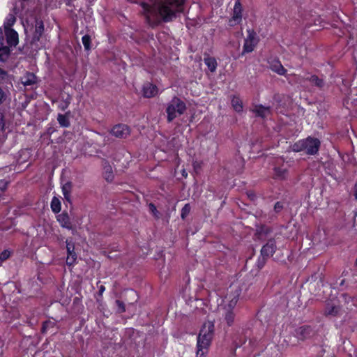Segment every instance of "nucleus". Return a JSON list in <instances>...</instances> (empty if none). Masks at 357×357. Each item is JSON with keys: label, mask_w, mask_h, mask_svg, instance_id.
<instances>
[{"label": "nucleus", "mask_w": 357, "mask_h": 357, "mask_svg": "<svg viewBox=\"0 0 357 357\" xmlns=\"http://www.w3.org/2000/svg\"><path fill=\"white\" fill-rule=\"evenodd\" d=\"M139 3L146 12V20L151 26L169 22L182 13L186 0H128Z\"/></svg>", "instance_id": "1"}, {"label": "nucleus", "mask_w": 357, "mask_h": 357, "mask_svg": "<svg viewBox=\"0 0 357 357\" xmlns=\"http://www.w3.org/2000/svg\"><path fill=\"white\" fill-rule=\"evenodd\" d=\"M214 334V324H204L197 337L196 357H203L207 354Z\"/></svg>", "instance_id": "2"}, {"label": "nucleus", "mask_w": 357, "mask_h": 357, "mask_svg": "<svg viewBox=\"0 0 357 357\" xmlns=\"http://www.w3.org/2000/svg\"><path fill=\"white\" fill-rule=\"evenodd\" d=\"M321 146V141L316 137L308 136L299 139L291 146L294 152H304L307 155H315L318 153Z\"/></svg>", "instance_id": "3"}, {"label": "nucleus", "mask_w": 357, "mask_h": 357, "mask_svg": "<svg viewBox=\"0 0 357 357\" xmlns=\"http://www.w3.org/2000/svg\"><path fill=\"white\" fill-rule=\"evenodd\" d=\"M187 109L186 104L177 96H174L166 108L167 121H173L178 116L183 114Z\"/></svg>", "instance_id": "4"}, {"label": "nucleus", "mask_w": 357, "mask_h": 357, "mask_svg": "<svg viewBox=\"0 0 357 357\" xmlns=\"http://www.w3.org/2000/svg\"><path fill=\"white\" fill-rule=\"evenodd\" d=\"M259 42V38L256 31L253 29H247V36L244 39L242 54L243 55L254 51Z\"/></svg>", "instance_id": "5"}, {"label": "nucleus", "mask_w": 357, "mask_h": 357, "mask_svg": "<svg viewBox=\"0 0 357 357\" xmlns=\"http://www.w3.org/2000/svg\"><path fill=\"white\" fill-rule=\"evenodd\" d=\"M242 13H243V6L241 0H236L235 1L231 17L229 20L228 24L230 26L241 24L242 22Z\"/></svg>", "instance_id": "6"}, {"label": "nucleus", "mask_w": 357, "mask_h": 357, "mask_svg": "<svg viewBox=\"0 0 357 357\" xmlns=\"http://www.w3.org/2000/svg\"><path fill=\"white\" fill-rule=\"evenodd\" d=\"M130 133L128 126L119 123L114 126L111 130V134L118 138H126Z\"/></svg>", "instance_id": "7"}, {"label": "nucleus", "mask_w": 357, "mask_h": 357, "mask_svg": "<svg viewBox=\"0 0 357 357\" xmlns=\"http://www.w3.org/2000/svg\"><path fill=\"white\" fill-rule=\"evenodd\" d=\"M7 45L11 47H15L19 43L18 33L13 29H7L4 31Z\"/></svg>", "instance_id": "8"}, {"label": "nucleus", "mask_w": 357, "mask_h": 357, "mask_svg": "<svg viewBox=\"0 0 357 357\" xmlns=\"http://www.w3.org/2000/svg\"><path fill=\"white\" fill-rule=\"evenodd\" d=\"M269 68L279 75H286L287 70L284 68L280 61L278 58L270 59L268 60Z\"/></svg>", "instance_id": "9"}, {"label": "nucleus", "mask_w": 357, "mask_h": 357, "mask_svg": "<svg viewBox=\"0 0 357 357\" xmlns=\"http://www.w3.org/2000/svg\"><path fill=\"white\" fill-rule=\"evenodd\" d=\"M304 79L309 82L312 86L317 87L319 90H324L326 86V81L323 75L319 77L315 74H310V76L306 77Z\"/></svg>", "instance_id": "10"}, {"label": "nucleus", "mask_w": 357, "mask_h": 357, "mask_svg": "<svg viewBox=\"0 0 357 357\" xmlns=\"http://www.w3.org/2000/svg\"><path fill=\"white\" fill-rule=\"evenodd\" d=\"M312 333V328L308 325L302 326L295 330V336L302 341L310 337Z\"/></svg>", "instance_id": "11"}, {"label": "nucleus", "mask_w": 357, "mask_h": 357, "mask_svg": "<svg viewBox=\"0 0 357 357\" xmlns=\"http://www.w3.org/2000/svg\"><path fill=\"white\" fill-rule=\"evenodd\" d=\"M276 248L275 240L274 238H271L262 246L260 254L269 258L275 252Z\"/></svg>", "instance_id": "12"}, {"label": "nucleus", "mask_w": 357, "mask_h": 357, "mask_svg": "<svg viewBox=\"0 0 357 357\" xmlns=\"http://www.w3.org/2000/svg\"><path fill=\"white\" fill-rule=\"evenodd\" d=\"M158 93V87L156 85L150 82H146L142 87V94L144 98H150L154 97Z\"/></svg>", "instance_id": "13"}, {"label": "nucleus", "mask_w": 357, "mask_h": 357, "mask_svg": "<svg viewBox=\"0 0 357 357\" xmlns=\"http://www.w3.org/2000/svg\"><path fill=\"white\" fill-rule=\"evenodd\" d=\"M273 178L275 180L284 181L287 178L288 176V169L284 165L275 166L273 169Z\"/></svg>", "instance_id": "14"}, {"label": "nucleus", "mask_w": 357, "mask_h": 357, "mask_svg": "<svg viewBox=\"0 0 357 357\" xmlns=\"http://www.w3.org/2000/svg\"><path fill=\"white\" fill-rule=\"evenodd\" d=\"M256 116L261 119H265L266 116L271 113V107L269 106L266 107L262 105H257L251 110Z\"/></svg>", "instance_id": "15"}, {"label": "nucleus", "mask_w": 357, "mask_h": 357, "mask_svg": "<svg viewBox=\"0 0 357 357\" xmlns=\"http://www.w3.org/2000/svg\"><path fill=\"white\" fill-rule=\"evenodd\" d=\"M44 23L42 20L36 19L35 29L33 33V42H38L44 32Z\"/></svg>", "instance_id": "16"}, {"label": "nucleus", "mask_w": 357, "mask_h": 357, "mask_svg": "<svg viewBox=\"0 0 357 357\" xmlns=\"http://www.w3.org/2000/svg\"><path fill=\"white\" fill-rule=\"evenodd\" d=\"M243 290L246 291L247 288H243V287H241L240 289L238 291H236V292L235 293V294L232 296V297L229 296L230 300L229 301L228 303L224 306V310L234 311V309L235 308L238 301L240 293Z\"/></svg>", "instance_id": "17"}, {"label": "nucleus", "mask_w": 357, "mask_h": 357, "mask_svg": "<svg viewBox=\"0 0 357 357\" xmlns=\"http://www.w3.org/2000/svg\"><path fill=\"white\" fill-rule=\"evenodd\" d=\"M56 219L62 227L66 228L68 229H73L72 223L67 212H63L61 214L57 216Z\"/></svg>", "instance_id": "18"}, {"label": "nucleus", "mask_w": 357, "mask_h": 357, "mask_svg": "<svg viewBox=\"0 0 357 357\" xmlns=\"http://www.w3.org/2000/svg\"><path fill=\"white\" fill-rule=\"evenodd\" d=\"M204 61L210 72H215L218 66V62L215 57L210 56L209 54L205 53Z\"/></svg>", "instance_id": "19"}, {"label": "nucleus", "mask_w": 357, "mask_h": 357, "mask_svg": "<svg viewBox=\"0 0 357 357\" xmlns=\"http://www.w3.org/2000/svg\"><path fill=\"white\" fill-rule=\"evenodd\" d=\"M37 82V77L33 73L27 72L25 75L22 77V83L24 86H33Z\"/></svg>", "instance_id": "20"}, {"label": "nucleus", "mask_w": 357, "mask_h": 357, "mask_svg": "<svg viewBox=\"0 0 357 357\" xmlns=\"http://www.w3.org/2000/svg\"><path fill=\"white\" fill-rule=\"evenodd\" d=\"M340 307L338 305H334L330 303H327L324 314L326 317H336L339 314Z\"/></svg>", "instance_id": "21"}, {"label": "nucleus", "mask_w": 357, "mask_h": 357, "mask_svg": "<svg viewBox=\"0 0 357 357\" xmlns=\"http://www.w3.org/2000/svg\"><path fill=\"white\" fill-rule=\"evenodd\" d=\"M12 48L8 45H4V44L0 46V61L6 62L8 59Z\"/></svg>", "instance_id": "22"}, {"label": "nucleus", "mask_w": 357, "mask_h": 357, "mask_svg": "<svg viewBox=\"0 0 357 357\" xmlns=\"http://www.w3.org/2000/svg\"><path fill=\"white\" fill-rule=\"evenodd\" d=\"M50 208L52 211L57 214L61 210V202L59 197L54 196L50 203Z\"/></svg>", "instance_id": "23"}, {"label": "nucleus", "mask_w": 357, "mask_h": 357, "mask_svg": "<svg viewBox=\"0 0 357 357\" xmlns=\"http://www.w3.org/2000/svg\"><path fill=\"white\" fill-rule=\"evenodd\" d=\"M231 106L233 109L238 113L243 111V102L238 96H234L231 98Z\"/></svg>", "instance_id": "24"}, {"label": "nucleus", "mask_w": 357, "mask_h": 357, "mask_svg": "<svg viewBox=\"0 0 357 357\" xmlns=\"http://www.w3.org/2000/svg\"><path fill=\"white\" fill-rule=\"evenodd\" d=\"M69 112L66 114H59L57 116V121L59 125L63 128H68L70 126V123L68 118Z\"/></svg>", "instance_id": "25"}, {"label": "nucleus", "mask_w": 357, "mask_h": 357, "mask_svg": "<svg viewBox=\"0 0 357 357\" xmlns=\"http://www.w3.org/2000/svg\"><path fill=\"white\" fill-rule=\"evenodd\" d=\"M223 314L224 320L226 321L228 326H231L234 324L235 319V313L234 311L224 310Z\"/></svg>", "instance_id": "26"}, {"label": "nucleus", "mask_w": 357, "mask_h": 357, "mask_svg": "<svg viewBox=\"0 0 357 357\" xmlns=\"http://www.w3.org/2000/svg\"><path fill=\"white\" fill-rule=\"evenodd\" d=\"M284 208V203L283 202H276L273 206V213L271 214V218H277L282 211Z\"/></svg>", "instance_id": "27"}, {"label": "nucleus", "mask_w": 357, "mask_h": 357, "mask_svg": "<svg viewBox=\"0 0 357 357\" xmlns=\"http://www.w3.org/2000/svg\"><path fill=\"white\" fill-rule=\"evenodd\" d=\"M77 261V254L75 251L67 252L66 264L68 266H74Z\"/></svg>", "instance_id": "28"}, {"label": "nucleus", "mask_w": 357, "mask_h": 357, "mask_svg": "<svg viewBox=\"0 0 357 357\" xmlns=\"http://www.w3.org/2000/svg\"><path fill=\"white\" fill-rule=\"evenodd\" d=\"M82 42L83 43L84 50L86 51H89L91 50V38L89 34L84 35L82 38Z\"/></svg>", "instance_id": "29"}, {"label": "nucleus", "mask_w": 357, "mask_h": 357, "mask_svg": "<svg viewBox=\"0 0 357 357\" xmlns=\"http://www.w3.org/2000/svg\"><path fill=\"white\" fill-rule=\"evenodd\" d=\"M105 178L108 182H112L114 178V174L112 172V167L110 165L105 167Z\"/></svg>", "instance_id": "30"}, {"label": "nucleus", "mask_w": 357, "mask_h": 357, "mask_svg": "<svg viewBox=\"0 0 357 357\" xmlns=\"http://www.w3.org/2000/svg\"><path fill=\"white\" fill-rule=\"evenodd\" d=\"M6 134V121L5 115L0 112V135L4 136Z\"/></svg>", "instance_id": "31"}, {"label": "nucleus", "mask_w": 357, "mask_h": 357, "mask_svg": "<svg viewBox=\"0 0 357 357\" xmlns=\"http://www.w3.org/2000/svg\"><path fill=\"white\" fill-rule=\"evenodd\" d=\"M268 259V257L261 255V254H260V256L258 257L257 261L256 262V266L258 268V269H261L264 267Z\"/></svg>", "instance_id": "32"}, {"label": "nucleus", "mask_w": 357, "mask_h": 357, "mask_svg": "<svg viewBox=\"0 0 357 357\" xmlns=\"http://www.w3.org/2000/svg\"><path fill=\"white\" fill-rule=\"evenodd\" d=\"M16 19L14 16L11 15L10 18L6 19L3 23V31L7 29H13L12 26L15 24Z\"/></svg>", "instance_id": "33"}, {"label": "nucleus", "mask_w": 357, "mask_h": 357, "mask_svg": "<svg viewBox=\"0 0 357 357\" xmlns=\"http://www.w3.org/2000/svg\"><path fill=\"white\" fill-rule=\"evenodd\" d=\"M149 208L153 216L155 219H159L161 216L160 213L157 210L155 205L153 203H150L149 204Z\"/></svg>", "instance_id": "34"}, {"label": "nucleus", "mask_w": 357, "mask_h": 357, "mask_svg": "<svg viewBox=\"0 0 357 357\" xmlns=\"http://www.w3.org/2000/svg\"><path fill=\"white\" fill-rule=\"evenodd\" d=\"M190 209H191V207H190V204H185L183 206V207L181 209V218L183 220H185L186 218V217L189 215V213L190 212Z\"/></svg>", "instance_id": "35"}, {"label": "nucleus", "mask_w": 357, "mask_h": 357, "mask_svg": "<svg viewBox=\"0 0 357 357\" xmlns=\"http://www.w3.org/2000/svg\"><path fill=\"white\" fill-rule=\"evenodd\" d=\"M72 188H73L72 182L67 181L61 187L62 193L63 194L71 193Z\"/></svg>", "instance_id": "36"}, {"label": "nucleus", "mask_w": 357, "mask_h": 357, "mask_svg": "<svg viewBox=\"0 0 357 357\" xmlns=\"http://www.w3.org/2000/svg\"><path fill=\"white\" fill-rule=\"evenodd\" d=\"M66 244L67 252H72L75 251V243L72 238H67L66 240Z\"/></svg>", "instance_id": "37"}, {"label": "nucleus", "mask_w": 357, "mask_h": 357, "mask_svg": "<svg viewBox=\"0 0 357 357\" xmlns=\"http://www.w3.org/2000/svg\"><path fill=\"white\" fill-rule=\"evenodd\" d=\"M116 305L118 307V311L120 313L126 312V306L123 301L120 300L116 301Z\"/></svg>", "instance_id": "38"}, {"label": "nucleus", "mask_w": 357, "mask_h": 357, "mask_svg": "<svg viewBox=\"0 0 357 357\" xmlns=\"http://www.w3.org/2000/svg\"><path fill=\"white\" fill-rule=\"evenodd\" d=\"M52 325V323L50 321H45L43 323L42 327H41V333H45L47 331L48 328Z\"/></svg>", "instance_id": "39"}, {"label": "nucleus", "mask_w": 357, "mask_h": 357, "mask_svg": "<svg viewBox=\"0 0 357 357\" xmlns=\"http://www.w3.org/2000/svg\"><path fill=\"white\" fill-rule=\"evenodd\" d=\"M10 256V252L8 250H5L0 253V259L1 261H5L8 259Z\"/></svg>", "instance_id": "40"}, {"label": "nucleus", "mask_w": 357, "mask_h": 357, "mask_svg": "<svg viewBox=\"0 0 357 357\" xmlns=\"http://www.w3.org/2000/svg\"><path fill=\"white\" fill-rule=\"evenodd\" d=\"M246 195L250 201L254 202L257 199V195L253 190L247 191Z\"/></svg>", "instance_id": "41"}, {"label": "nucleus", "mask_w": 357, "mask_h": 357, "mask_svg": "<svg viewBox=\"0 0 357 357\" xmlns=\"http://www.w3.org/2000/svg\"><path fill=\"white\" fill-rule=\"evenodd\" d=\"M6 99V92L0 87V106Z\"/></svg>", "instance_id": "42"}, {"label": "nucleus", "mask_w": 357, "mask_h": 357, "mask_svg": "<svg viewBox=\"0 0 357 357\" xmlns=\"http://www.w3.org/2000/svg\"><path fill=\"white\" fill-rule=\"evenodd\" d=\"M3 32L4 31H3L2 29L0 27V46L4 44L5 36Z\"/></svg>", "instance_id": "43"}, {"label": "nucleus", "mask_w": 357, "mask_h": 357, "mask_svg": "<svg viewBox=\"0 0 357 357\" xmlns=\"http://www.w3.org/2000/svg\"><path fill=\"white\" fill-rule=\"evenodd\" d=\"M69 104H70V101H66L64 103L60 105L59 106V107L62 110V111H64L66 110L68 107L69 106Z\"/></svg>", "instance_id": "44"}, {"label": "nucleus", "mask_w": 357, "mask_h": 357, "mask_svg": "<svg viewBox=\"0 0 357 357\" xmlns=\"http://www.w3.org/2000/svg\"><path fill=\"white\" fill-rule=\"evenodd\" d=\"M7 186H8V183L6 181H0V190L1 191L6 190V189L7 188Z\"/></svg>", "instance_id": "45"}, {"label": "nucleus", "mask_w": 357, "mask_h": 357, "mask_svg": "<svg viewBox=\"0 0 357 357\" xmlns=\"http://www.w3.org/2000/svg\"><path fill=\"white\" fill-rule=\"evenodd\" d=\"M6 76H7V72L5 70L0 68V79H4Z\"/></svg>", "instance_id": "46"}, {"label": "nucleus", "mask_w": 357, "mask_h": 357, "mask_svg": "<svg viewBox=\"0 0 357 357\" xmlns=\"http://www.w3.org/2000/svg\"><path fill=\"white\" fill-rule=\"evenodd\" d=\"M66 202H71V193L63 194Z\"/></svg>", "instance_id": "47"}, {"label": "nucleus", "mask_w": 357, "mask_h": 357, "mask_svg": "<svg viewBox=\"0 0 357 357\" xmlns=\"http://www.w3.org/2000/svg\"><path fill=\"white\" fill-rule=\"evenodd\" d=\"M105 286L100 285L99 287V290H98L99 295H102L103 294V292L105 291Z\"/></svg>", "instance_id": "48"}, {"label": "nucleus", "mask_w": 357, "mask_h": 357, "mask_svg": "<svg viewBox=\"0 0 357 357\" xmlns=\"http://www.w3.org/2000/svg\"><path fill=\"white\" fill-rule=\"evenodd\" d=\"M241 345H242V344L237 343L236 341L234 342V352H233L234 354H235L236 349L238 347H240Z\"/></svg>", "instance_id": "49"}, {"label": "nucleus", "mask_w": 357, "mask_h": 357, "mask_svg": "<svg viewBox=\"0 0 357 357\" xmlns=\"http://www.w3.org/2000/svg\"><path fill=\"white\" fill-rule=\"evenodd\" d=\"M354 197L355 199H357V185L355 186Z\"/></svg>", "instance_id": "50"}, {"label": "nucleus", "mask_w": 357, "mask_h": 357, "mask_svg": "<svg viewBox=\"0 0 357 357\" xmlns=\"http://www.w3.org/2000/svg\"><path fill=\"white\" fill-rule=\"evenodd\" d=\"M251 276L250 275H248L246 276V280H249L250 279H251Z\"/></svg>", "instance_id": "51"}]
</instances>
